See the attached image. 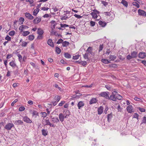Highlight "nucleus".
Masks as SVG:
<instances>
[{"instance_id": "72a5a7b5", "label": "nucleus", "mask_w": 146, "mask_h": 146, "mask_svg": "<svg viewBox=\"0 0 146 146\" xmlns=\"http://www.w3.org/2000/svg\"><path fill=\"white\" fill-rule=\"evenodd\" d=\"M83 57L85 59H86L88 60H90V59L88 57V53H86L84 54L83 55Z\"/></svg>"}, {"instance_id": "9b49d317", "label": "nucleus", "mask_w": 146, "mask_h": 146, "mask_svg": "<svg viewBox=\"0 0 146 146\" xmlns=\"http://www.w3.org/2000/svg\"><path fill=\"white\" fill-rule=\"evenodd\" d=\"M9 65L13 68H15V67H17V66L15 62V60H12L11 62H9Z\"/></svg>"}, {"instance_id": "473e14b6", "label": "nucleus", "mask_w": 146, "mask_h": 146, "mask_svg": "<svg viewBox=\"0 0 146 146\" xmlns=\"http://www.w3.org/2000/svg\"><path fill=\"white\" fill-rule=\"evenodd\" d=\"M116 58V56L115 55H110L109 56V59L110 60L113 61L115 60Z\"/></svg>"}, {"instance_id": "13d9d810", "label": "nucleus", "mask_w": 146, "mask_h": 146, "mask_svg": "<svg viewBox=\"0 0 146 146\" xmlns=\"http://www.w3.org/2000/svg\"><path fill=\"white\" fill-rule=\"evenodd\" d=\"M13 56V55L12 54H9L7 55L6 58L7 59H9L11 57Z\"/></svg>"}, {"instance_id": "3c124183", "label": "nucleus", "mask_w": 146, "mask_h": 146, "mask_svg": "<svg viewBox=\"0 0 146 146\" xmlns=\"http://www.w3.org/2000/svg\"><path fill=\"white\" fill-rule=\"evenodd\" d=\"M5 40H7V41H10L11 40V38L8 35H7L5 37Z\"/></svg>"}, {"instance_id": "f3484780", "label": "nucleus", "mask_w": 146, "mask_h": 146, "mask_svg": "<svg viewBox=\"0 0 146 146\" xmlns=\"http://www.w3.org/2000/svg\"><path fill=\"white\" fill-rule=\"evenodd\" d=\"M37 32L38 35H43L44 33L43 30L40 28L38 29Z\"/></svg>"}, {"instance_id": "de8ad7c7", "label": "nucleus", "mask_w": 146, "mask_h": 146, "mask_svg": "<svg viewBox=\"0 0 146 146\" xmlns=\"http://www.w3.org/2000/svg\"><path fill=\"white\" fill-rule=\"evenodd\" d=\"M15 33V32L14 31H10L9 34V35L11 36H13L14 35Z\"/></svg>"}, {"instance_id": "ea45409f", "label": "nucleus", "mask_w": 146, "mask_h": 146, "mask_svg": "<svg viewBox=\"0 0 146 146\" xmlns=\"http://www.w3.org/2000/svg\"><path fill=\"white\" fill-rule=\"evenodd\" d=\"M64 56L65 58H71V55L68 53L64 54Z\"/></svg>"}, {"instance_id": "680f3d73", "label": "nucleus", "mask_w": 146, "mask_h": 146, "mask_svg": "<svg viewBox=\"0 0 146 146\" xmlns=\"http://www.w3.org/2000/svg\"><path fill=\"white\" fill-rule=\"evenodd\" d=\"M65 103V102L64 101H62L59 104L58 106H61Z\"/></svg>"}, {"instance_id": "423d86ee", "label": "nucleus", "mask_w": 146, "mask_h": 146, "mask_svg": "<svg viewBox=\"0 0 146 146\" xmlns=\"http://www.w3.org/2000/svg\"><path fill=\"white\" fill-rule=\"evenodd\" d=\"M23 121L27 123H32V121L27 116H25L23 117Z\"/></svg>"}, {"instance_id": "bf43d9fd", "label": "nucleus", "mask_w": 146, "mask_h": 146, "mask_svg": "<svg viewBox=\"0 0 146 146\" xmlns=\"http://www.w3.org/2000/svg\"><path fill=\"white\" fill-rule=\"evenodd\" d=\"M63 40L62 39H59L56 42V43L57 44H59L60 43H62L63 42Z\"/></svg>"}, {"instance_id": "f257e3e1", "label": "nucleus", "mask_w": 146, "mask_h": 146, "mask_svg": "<svg viewBox=\"0 0 146 146\" xmlns=\"http://www.w3.org/2000/svg\"><path fill=\"white\" fill-rule=\"evenodd\" d=\"M122 98V96L118 94L117 92L114 91L112 92V94L109 97L108 99L113 101H116L117 99L121 100Z\"/></svg>"}, {"instance_id": "412c9836", "label": "nucleus", "mask_w": 146, "mask_h": 146, "mask_svg": "<svg viewBox=\"0 0 146 146\" xmlns=\"http://www.w3.org/2000/svg\"><path fill=\"white\" fill-rule=\"evenodd\" d=\"M43 121V124L44 125H49L50 122L48 119H44Z\"/></svg>"}, {"instance_id": "c9c22d12", "label": "nucleus", "mask_w": 146, "mask_h": 146, "mask_svg": "<svg viewBox=\"0 0 146 146\" xmlns=\"http://www.w3.org/2000/svg\"><path fill=\"white\" fill-rule=\"evenodd\" d=\"M30 33V32L28 31H25L23 32L22 35L23 36H25L29 35Z\"/></svg>"}, {"instance_id": "bb28decb", "label": "nucleus", "mask_w": 146, "mask_h": 146, "mask_svg": "<svg viewBox=\"0 0 146 146\" xmlns=\"http://www.w3.org/2000/svg\"><path fill=\"white\" fill-rule=\"evenodd\" d=\"M69 44V42L67 41H64L62 43V45L63 47H66Z\"/></svg>"}, {"instance_id": "5701e85b", "label": "nucleus", "mask_w": 146, "mask_h": 146, "mask_svg": "<svg viewBox=\"0 0 146 146\" xmlns=\"http://www.w3.org/2000/svg\"><path fill=\"white\" fill-rule=\"evenodd\" d=\"M137 52L133 51L131 52V55L133 58H136L137 57Z\"/></svg>"}, {"instance_id": "6ab92c4d", "label": "nucleus", "mask_w": 146, "mask_h": 146, "mask_svg": "<svg viewBox=\"0 0 146 146\" xmlns=\"http://www.w3.org/2000/svg\"><path fill=\"white\" fill-rule=\"evenodd\" d=\"M14 123L16 125H22L23 123V121L20 120L16 121Z\"/></svg>"}, {"instance_id": "dca6fc26", "label": "nucleus", "mask_w": 146, "mask_h": 146, "mask_svg": "<svg viewBox=\"0 0 146 146\" xmlns=\"http://www.w3.org/2000/svg\"><path fill=\"white\" fill-rule=\"evenodd\" d=\"M104 108L102 106H100L98 108V114L99 115L101 114L103 112Z\"/></svg>"}, {"instance_id": "aec40b11", "label": "nucleus", "mask_w": 146, "mask_h": 146, "mask_svg": "<svg viewBox=\"0 0 146 146\" xmlns=\"http://www.w3.org/2000/svg\"><path fill=\"white\" fill-rule=\"evenodd\" d=\"M99 24L102 27H104L107 24V23L104 21H100L99 22Z\"/></svg>"}, {"instance_id": "a18cd8bd", "label": "nucleus", "mask_w": 146, "mask_h": 146, "mask_svg": "<svg viewBox=\"0 0 146 146\" xmlns=\"http://www.w3.org/2000/svg\"><path fill=\"white\" fill-rule=\"evenodd\" d=\"M139 115L137 113H135L133 115V118L138 119Z\"/></svg>"}, {"instance_id": "052dcab7", "label": "nucleus", "mask_w": 146, "mask_h": 146, "mask_svg": "<svg viewBox=\"0 0 146 146\" xmlns=\"http://www.w3.org/2000/svg\"><path fill=\"white\" fill-rule=\"evenodd\" d=\"M54 86L56 88H58L59 90H60L61 88L60 87L58 86V85L57 84H56L54 85Z\"/></svg>"}, {"instance_id": "ddd939ff", "label": "nucleus", "mask_w": 146, "mask_h": 146, "mask_svg": "<svg viewBox=\"0 0 146 146\" xmlns=\"http://www.w3.org/2000/svg\"><path fill=\"white\" fill-rule=\"evenodd\" d=\"M29 28V27L24 25H21L19 28V30L21 31V32H23V30Z\"/></svg>"}, {"instance_id": "6e6552de", "label": "nucleus", "mask_w": 146, "mask_h": 146, "mask_svg": "<svg viewBox=\"0 0 146 146\" xmlns=\"http://www.w3.org/2000/svg\"><path fill=\"white\" fill-rule=\"evenodd\" d=\"M61 17L60 18V19L61 20H66L69 18L71 16L69 15H67L64 14L61 16Z\"/></svg>"}, {"instance_id": "c85d7f7f", "label": "nucleus", "mask_w": 146, "mask_h": 146, "mask_svg": "<svg viewBox=\"0 0 146 146\" xmlns=\"http://www.w3.org/2000/svg\"><path fill=\"white\" fill-rule=\"evenodd\" d=\"M121 3L126 7H127L128 5V3L127 1L125 0H122Z\"/></svg>"}, {"instance_id": "f03ea898", "label": "nucleus", "mask_w": 146, "mask_h": 146, "mask_svg": "<svg viewBox=\"0 0 146 146\" xmlns=\"http://www.w3.org/2000/svg\"><path fill=\"white\" fill-rule=\"evenodd\" d=\"M66 115H64L63 114L60 113L59 114V117L60 121L61 122H63L64 121V118H66L68 116H69L70 114V112L68 110H66Z\"/></svg>"}, {"instance_id": "39448f33", "label": "nucleus", "mask_w": 146, "mask_h": 146, "mask_svg": "<svg viewBox=\"0 0 146 146\" xmlns=\"http://www.w3.org/2000/svg\"><path fill=\"white\" fill-rule=\"evenodd\" d=\"M93 11L94 12L91 13V15L93 18L95 19H96L98 17L97 14H99V12L96 10H94Z\"/></svg>"}, {"instance_id": "f8f14e48", "label": "nucleus", "mask_w": 146, "mask_h": 146, "mask_svg": "<svg viewBox=\"0 0 146 146\" xmlns=\"http://www.w3.org/2000/svg\"><path fill=\"white\" fill-rule=\"evenodd\" d=\"M25 16L26 18L30 20H32L34 19V17L29 13H26L25 14Z\"/></svg>"}, {"instance_id": "4d7b16f0", "label": "nucleus", "mask_w": 146, "mask_h": 146, "mask_svg": "<svg viewBox=\"0 0 146 146\" xmlns=\"http://www.w3.org/2000/svg\"><path fill=\"white\" fill-rule=\"evenodd\" d=\"M25 108L23 106H21L19 108V110L20 111H24L25 110Z\"/></svg>"}, {"instance_id": "a211bd4d", "label": "nucleus", "mask_w": 146, "mask_h": 146, "mask_svg": "<svg viewBox=\"0 0 146 146\" xmlns=\"http://www.w3.org/2000/svg\"><path fill=\"white\" fill-rule=\"evenodd\" d=\"M47 44L48 45L52 47H53L54 46V43L51 39H48L47 41Z\"/></svg>"}, {"instance_id": "5fc2aeb1", "label": "nucleus", "mask_w": 146, "mask_h": 146, "mask_svg": "<svg viewBox=\"0 0 146 146\" xmlns=\"http://www.w3.org/2000/svg\"><path fill=\"white\" fill-rule=\"evenodd\" d=\"M54 35L56 36H58L59 37H62V36L61 35L58 34L57 32H54Z\"/></svg>"}, {"instance_id": "6e6d98bb", "label": "nucleus", "mask_w": 146, "mask_h": 146, "mask_svg": "<svg viewBox=\"0 0 146 146\" xmlns=\"http://www.w3.org/2000/svg\"><path fill=\"white\" fill-rule=\"evenodd\" d=\"M60 26L61 27V28H65L68 27V25L66 24H61Z\"/></svg>"}, {"instance_id": "8fccbe9b", "label": "nucleus", "mask_w": 146, "mask_h": 146, "mask_svg": "<svg viewBox=\"0 0 146 146\" xmlns=\"http://www.w3.org/2000/svg\"><path fill=\"white\" fill-rule=\"evenodd\" d=\"M81 64L82 66H83L84 67H85L86 66V65L87 64V62L85 61H81Z\"/></svg>"}, {"instance_id": "4468645a", "label": "nucleus", "mask_w": 146, "mask_h": 146, "mask_svg": "<svg viewBox=\"0 0 146 146\" xmlns=\"http://www.w3.org/2000/svg\"><path fill=\"white\" fill-rule=\"evenodd\" d=\"M98 101V100L96 98H93L89 101V104L90 105L95 104Z\"/></svg>"}, {"instance_id": "c756f323", "label": "nucleus", "mask_w": 146, "mask_h": 146, "mask_svg": "<svg viewBox=\"0 0 146 146\" xmlns=\"http://www.w3.org/2000/svg\"><path fill=\"white\" fill-rule=\"evenodd\" d=\"M25 20L23 17H20L19 19V24L20 25H22L23 23Z\"/></svg>"}, {"instance_id": "09e8293b", "label": "nucleus", "mask_w": 146, "mask_h": 146, "mask_svg": "<svg viewBox=\"0 0 146 146\" xmlns=\"http://www.w3.org/2000/svg\"><path fill=\"white\" fill-rule=\"evenodd\" d=\"M59 8L58 7H54L52 8V9L53 10V11L54 12H56V11H58L59 10Z\"/></svg>"}, {"instance_id": "774afa93", "label": "nucleus", "mask_w": 146, "mask_h": 146, "mask_svg": "<svg viewBox=\"0 0 146 146\" xmlns=\"http://www.w3.org/2000/svg\"><path fill=\"white\" fill-rule=\"evenodd\" d=\"M27 43L26 42H23L21 46H22L25 47L27 46Z\"/></svg>"}, {"instance_id": "58836bf2", "label": "nucleus", "mask_w": 146, "mask_h": 146, "mask_svg": "<svg viewBox=\"0 0 146 146\" xmlns=\"http://www.w3.org/2000/svg\"><path fill=\"white\" fill-rule=\"evenodd\" d=\"M56 51L58 54H59L61 52V50L59 48L56 46Z\"/></svg>"}, {"instance_id": "7ed1b4c3", "label": "nucleus", "mask_w": 146, "mask_h": 146, "mask_svg": "<svg viewBox=\"0 0 146 146\" xmlns=\"http://www.w3.org/2000/svg\"><path fill=\"white\" fill-rule=\"evenodd\" d=\"M14 126V125L12 123H8L5 125V128L6 129L10 130Z\"/></svg>"}, {"instance_id": "2eb2a0df", "label": "nucleus", "mask_w": 146, "mask_h": 146, "mask_svg": "<svg viewBox=\"0 0 146 146\" xmlns=\"http://www.w3.org/2000/svg\"><path fill=\"white\" fill-rule=\"evenodd\" d=\"M145 56V53L143 52H141L139 54V57L141 58H143Z\"/></svg>"}, {"instance_id": "7c9ffc66", "label": "nucleus", "mask_w": 146, "mask_h": 146, "mask_svg": "<svg viewBox=\"0 0 146 146\" xmlns=\"http://www.w3.org/2000/svg\"><path fill=\"white\" fill-rule=\"evenodd\" d=\"M52 121L54 123H57L59 122V120L58 118L53 117L52 118Z\"/></svg>"}, {"instance_id": "603ef678", "label": "nucleus", "mask_w": 146, "mask_h": 146, "mask_svg": "<svg viewBox=\"0 0 146 146\" xmlns=\"http://www.w3.org/2000/svg\"><path fill=\"white\" fill-rule=\"evenodd\" d=\"M43 35H38L37 36V39L39 40H41L43 38Z\"/></svg>"}, {"instance_id": "20e7f679", "label": "nucleus", "mask_w": 146, "mask_h": 146, "mask_svg": "<svg viewBox=\"0 0 146 146\" xmlns=\"http://www.w3.org/2000/svg\"><path fill=\"white\" fill-rule=\"evenodd\" d=\"M109 93L108 92H102L100 94V96H101L105 98L106 99H108L109 96L108 94Z\"/></svg>"}, {"instance_id": "b1692460", "label": "nucleus", "mask_w": 146, "mask_h": 146, "mask_svg": "<svg viewBox=\"0 0 146 146\" xmlns=\"http://www.w3.org/2000/svg\"><path fill=\"white\" fill-rule=\"evenodd\" d=\"M41 21L40 18L36 17L33 20V23L35 24H37Z\"/></svg>"}, {"instance_id": "4be33fe9", "label": "nucleus", "mask_w": 146, "mask_h": 146, "mask_svg": "<svg viewBox=\"0 0 146 146\" xmlns=\"http://www.w3.org/2000/svg\"><path fill=\"white\" fill-rule=\"evenodd\" d=\"M56 26V22L54 21H52L51 22V28L52 30H53L55 28Z\"/></svg>"}, {"instance_id": "f704fd0d", "label": "nucleus", "mask_w": 146, "mask_h": 146, "mask_svg": "<svg viewBox=\"0 0 146 146\" xmlns=\"http://www.w3.org/2000/svg\"><path fill=\"white\" fill-rule=\"evenodd\" d=\"M42 135L46 136L47 135L48 131L46 130L43 129L42 131Z\"/></svg>"}, {"instance_id": "e2e57ef3", "label": "nucleus", "mask_w": 146, "mask_h": 146, "mask_svg": "<svg viewBox=\"0 0 146 146\" xmlns=\"http://www.w3.org/2000/svg\"><path fill=\"white\" fill-rule=\"evenodd\" d=\"M74 16L76 18L78 19H80L82 17V16H81L80 15L75 14L74 15Z\"/></svg>"}, {"instance_id": "a878e982", "label": "nucleus", "mask_w": 146, "mask_h": 146, "mask_svg": "<svg viewBox=\"0 0 146 146\" xmlns=\"http://www.w3.org/2000/svg\"><path fill=\"white\" fill-rule=\"evenodd\" d=\"M92 47L90 46L89 47L87 50L86 52L88 53L92 54Z\"/></svg>"}, {"instance_id": "393cba45", "label": "nucleus", "mask_w": 146, "mask_h": 146, "mask_svg": "<svg viewBox=\"0 0 146 146\" xmlns=\"http://www.w3.org/2000/svg\"><path fill=\"white\" fill-rule=\"evenodd\" d=\"M113 117V116L112 113H110V114H108L107 115V119L108 121V122H110L112 118Z\"/></svg>"}, {"instance_id": "e433bc0d", "label": "nucleus", "mask_w": 146, "mask_h": 146, "mask_svg": "<svg viewBox=\"0 0 146 146\" xmlns=\"http://www.w3.org/2000/svg\"><path fill=\"white\" fill-rule=\"evenodd\" d=\"M102 62L105 64H108L110 63V62L107 59H103L102 60Z\"/></svg>"}, {"instance_id": "9d476101", "label": "nucleus", "mask_w": 146, "mask_h": 146, "mask_svg": "<svg viewBox=\"0 0 146 146\" xmlns=\"http://www.w3.org/2000/svg\"><path fill=\"white\" fill-rule=\"evenodd\" d=\"M138 12L139 15L146 16V12L144 10L139 9L138 10Z\"/></svg>"}, {"instance_id": "864d4df0", "label": "nucleus", "mask_w": 146, "mask_h": 146, "mask_svg": "<svg viewBox=\"0 0 146 146\" xmlns=\"http://www.w3.org/2000/svg\"><path fill=\"white\" fill-rule=\"evenodd\" d=\"M80 55H76L73 56V59L74 60H77L78 59Z\"/></svg>"}, {"instance_id": "49530a36", "label": "nucleus", "mask_w": 146, "mask_h": 146, "mask_svg": "<svg viewBox=\"0 0 146 146\" xmlns=\"http://www.w3.org/2000/svg\"><path fill=\"white\" fill-rule=\"evenodd\" d=\"M138 109L141 112H145V109L140 107H138Z\"/></svg>"}, {"instance_id": "338daca9", "label": "nucleus", "mask_w": 146, "mask_h": 146, "mask_svg": "<svg viewBox=\"0 0 146 146\" xmlns=\"http://www.w3.org/2000/svg\"><path fill=\"white\" fill-rule=\"evenodd\" d=\"M127 59L128 60H130L133 58L132 57V56L130 54L128 55L127 56Z\"/></svg>"}, {"instance_id": "0eeeda50", "label": "nucleus", "mask_w": 146, "mask_h": 146, "mask_svg": "<svg viewBox=\"0 0 146 146\" xmlns=\"http://www.w3.org/2000/svg\"><path fill=\"white\" fill-rule=\"evenodd\" d=\"M127 111L130 113H131L132 112H134V111L133 110V107L131 105H129L126 108Z\"/></svg>"}, {"instance_id": "79ce46f5", "label": "nucleus", "mask_w": 146, "mask_h": 146, "mask_svg": "<svg viewBox=\"0 0 146 146\" xmlns=\"http://www.w3.org/2000/svg\"><path fill=\"white\" fill-rule=\"evenodd\" d=\"M132 4L133 5L136 6L137 8L139 7L140 6L139 4L137 3L134 2Z\"/></svg>"}, {"instance_id": "2f4dec72", "label": "nucleus", "mask_w": 146, "mask_h": 146, "mask_svg": "<svg viewBox=\"0 0 146 146\" xmlns=\"http://www.w3.org/2000/svg\"><path fill=\"white\" fill-rule=\"evenodd\" d=\"M32 115L33 117H36L38 115V113L37 111H34L32 113Z\"/></svg>"}, {"instance_id": "a19ab883", "label": "nucleus", "mask_w": 146, "mask_h": 146, "mask_svg": "<svg viewBox=\"0 0 146 146\" xmlns=\"http://www.w3.org/2000/svg\"><path fill=\"white\" fill-rule=\"evenodd\" d=\"M17 53L18 54L17 56L19 58V60L20 62H21L22 58V57L20 54L18 53V52H17Z\"/></svg>"}, {"instance_id": "0e129e2a", "label": "nucleus", "mask_w": 146, "mask_h": 146, "mask_svg": "<svg viewBox=\"0 0 146 146\" xmlns=\"http://www.w3.org/2000/svg\"><path fill=\"white\" fill-rule=\"evenodd\" d=\"M18 101L17 99H15L11 104V106H13Z\"/></svg>"}, {"instance_id": "4c0bfd02", "label": "nucleus", "mask_w": 146, "mask_h": 146, "mask_svg": "<svg viewBox=\"0 0 146 146\" xmlns=\"http://www.w3.org/2000/svg\"><path fill=\"white\" fill-rule=\"evenodd\" d=\"M54 99L55 101L59 102L60 99V97L59 96H56L54 98Z\"/></svg>"}, {"instance_id": "cd10ccee", "label": "nucleus", "mask_w": 146, "mask_h": 146, "mask_svg": "<svg viewBox=\"0 0 146 146\" xmlns=\"http://www.w3.org/2000/svg\"><path fill=\"white\" fill-rule=\"evenodd\" d=\"M39 11V9L38 8L35 9L33 11V15L34 16H36Z\"/></svg>"}, {"instance_id": "69168bd1", "label": "nucleus", "mask_w": 146, "mask_h": 146, "mask_svg": "<svg viewBox=\"0 0 146 146\" xmlns=\"http://www.w3.org/2000/svg\"><path fill=\"white\" fill-rule=\"evenodd\" d=\"M42 115V116L44 117H45L46 116V113L45 112H41V113Z\"/></svg>"}, {"instance_id": "37998d69", "label": "nucleus", "mask_w": 146, "mask_h": 146, "mask_svg": "<svg viewBox=\"0 0 146 146\" xmlns=\"http://www.w3.org/2000/svg\"><path fill=\"white\" fill-rule=\"evenodd\" d=\"M28 37L29 39L30 40H33L34 38V36L33 35H29Z\"/></svg>"}, {"instance_id": "c03bdc74", "label": "nucleus", "mask_w": 146, "mask_h": 146, "mask_svg": "<svg viewBox=\"0 0 146 146\" xmlns=\"http://www.w3.org/2000/svg\"><path fill=\"white\" fill-rule=\"evenodd\" d=\"M146 123V117L144 116L143 117L141 124L145 123Z\"/></svg>"}, {"instance_id": "1a4fd4ad", "label": "nucleus", "mask_w": 146, "mask_h": 146, "mask_svg": "<svg viewBox=\"0 0 146 146\" xmlns=\"http://www.w3.org/2000/svg\"><path fill=\"white\" fill-rule=\"evenodd\" d=\"M84 106V102L82 101H80L79 102L77 106L79 109H80L82 108Z\"/></svg>"}]
</instances>
